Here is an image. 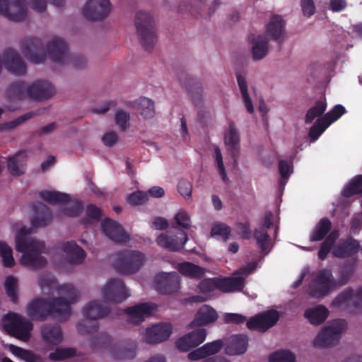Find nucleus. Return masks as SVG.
<instances>
[{
    "label": "nucleus",
    "instance_id": "obj_37",
    "mask_svg": "<svg viewBox=\"0 0 362 362\" xmlns=\"http://www.w3.org/2000/svg\"><path fill=\"white\" fill-rule=\"evenodd\" d=\"M26 83L22 81L11 83L7 88L6 94L11 100H21L28 97Z\"/></svg>",
    "mask_w": 362,
    "mask_h": 362
},
{
    "label": "nucleus",
    "instance_id": "obj_50",
    "mask_svg": "<svg viewBox=\"0 0 362 362\" xmlns=\"http://www.w3.org/2000/svg\"><path fill=\"white\" fill-rule=\"evenodd\" d=\"M230 232V228L223 223L214 224L211 230L212 236H218L223 241H226L228 239Z\"/></svg>",
    "mask_w": 362,
    "mask_h": 362
},
{
    "label": "nucleus",
    "instance_id": "obj_38",
    "mask_svg": "<svg viewBox=\"0 0 362 362\" xmlns=\"http://www.w3.org/2000/svg\"><path fill=\"white\" fill-rule=\"evenodd\" d=\"M136 107L139 113L145 119H151L154 117L156 112L154 103L149 98H140L135 102Z\"/></svg>",
    "mask_w": 362,
    "mask_h": 362
},
{
    "label": "nucleus",
    "instance_id": "obj_4",
    "mask_svg": "<svg viewBox=\"0 0 362 362\" xmlns=\"http://www.w3.org/2000/svg\"><path fill=\"white\" fill-rule=\"evenodd\" d=\"M134 24L142 47L147 51L153 49L157 42V35L152 15L143 11L137 12Z\"/></svg>",
    "mask_w": 362,
    "mask_h": 362
},
{
    "label": "nucleus",
    "instance_id": "obj_54",
    "mask_svg": "<svg viewBox=\"0 0 362 362\" xmlns=\"http://www.w3.org/2000/svg\"><path fill=\"white\" fill-rule=\"evenodd\" d=\"M204 1L205 0H198L197 2V5L196 6L192 4L180 6L179 8V11H187L190 13L192 16H202V9L204 7H205Z\"/></svg>",
    "mask_w": 362,
    "mask_h": 362
},
{
    "label": "nucleus",
    "instance_id": "obj_34",
    "mask_svg": "<svg viewBox=\"0 0 362 362\" xmlns=\"http://www.w3.org/2000/svg\"><path fill=\"white\" fill-rule=\"evenodd\" d=\"M26 156V151L22 150L8 158V169L13 175L19 176L24 173L23 167Z\"/></svg>",
    "mask_w": 362,
    "mask_h": 362
},
{
    "label": "nucleus",
    "instance_id": "obj_33",
    "mask_svg": "<svg viewBox=\"0 0 362 362\" xmlns=\"http://www.w3.org/2000/svg\"><path fill=\"white\" fill-rule=\"evenodd\" d=\"M216 288L223 292L240 291L244 286V279L241 277H227L216 280Z\"/></svg>",
    "mask_w": 362,
    "mask_h": 362
},
{
    "label": "nucleus",
    "instance_id": "obj_28",
    "mask_svg": "<svg viewBox=\"0 0 362 362\" xmlns=\"http://www.w3.org/2000/svg\"><path fill=\"white\" fill-rule=\"evenodd\" d=\"M62 250L66 255L68 262L71 264H81L86 257L83 249L74 241L64 243Z\"/></svg>",
    "mask_w": 362,
    "mask_h": 362
},
{
    "label": "nucleus",
    "instance_id": "obj_29",
    "mask_svg": "<svg viewBox=\"0 0 362 362\" xmlns=\"http://www.w3.org/2000/svg\"><path fill=\"white\" fill-rule=\"evenodd\" d=\"M224 143L230 151L234 162H236L239 155L240 136L233 122L229 124L228 130L225 132Z\"/></svg>",
    "mask_w": 362,
    "mask_h": 362
},
{
    "label": "nucleus",
    "instance_id": "obj_18",
    "mask_svg": "<svg viewBox=\"0 0 362 362\" xmlns=\"http://www.w3.org/2000/svg\"><path fill=\"white\" fill-rule=\"evenodd\" d=\"M103 233L108 238L117 243H126L130 239L129 235L115 221L106 218L101 223Z\"/></svg>",
    "mask_w": 362,
    "mask_h": 362
},
{
    "label": "nucleus",
    "instance_id": "obj_30",
    "mask_svg": "<svg viewBox=\"0 0 362 362\" xmlns=\"http://www.w3.org/2000/svg\"><path fill=\"white\" fill-rule=\"evenodd\" d=\"M43 341L49 344L57 345L63 339L61 327L58 325L46 324L41 329Z\"/></svg>",
    "mask_w": 362,
    "mask_h": 362
},
{
    "label": "nucleus",
    "instance_id": "obj_23",
    "mask_svg": "<svg viewBox=\"0 0 362 362\" xmlns=\"http://www.w3.org/2000/svg\"><path fill=\"white\" fill-rule=\"evenodd\" d=\"M156 308V305L153 303H144L128 307L124 312L127 315L129 322L139 325L144 321L146 317L151 315Z\"/></svg>",
    "mask_w": 362,
    "mask_h": 362
},
{
    "label": "nucleus",
    "instance_id": "obj_40",
    "mask_svg": "<svg viewBox=\"0 0 362 362\" xmlns=\"http://www.w3.org/2000/svg\"><path fill=\"white\" fill-rule=\"evenodd\" d=\"M237 81L240 88L245 106L249 113L254 112V107L252 100L247 90V83L245 78L241 74H237Z\"/></svg>",
    "mask_w": 362,
    "mask_h": 362
},
{
    "label": "nucleus",
    "instance_id": "obj_17",
    "mask_svg": "<svg viewBox=\"0 0 362 362\" xmlns=\"http://www.w3.org/2000/svg\"><path fill=\"white\" fill-rule=\"evenodd\" d=\"M206 337V331L204 328H198L178 339L175 345L180 351H188L203 343Z\"/></svg>",
    "mask_w": 362,
    "mask_h": 362
},
{
    "label": "nucleus",
    "instance_id": "obj_25",
    "mask_svg": "<svg viewBox=\"0 0 362 362\" xmlns=\"http://www.w3.org/2000/svg\"><path fill=\"white\" fill-rule=\"evenodd\" d=\"M217 318L216 311L210 305H204L198 310L189 327L194 328L205 326L216 321Z\"/></svg>",
    "mask_w": 362,
    "mask_h": 362
},
{
    "label": "nucleus",
    "instance_id": "obj_41",
    "mask_svg": "<svg viewBox=\"0 0 362 362\" xmlns=\"http://www.w3.org/2000/svg\"><path fill=\"white\" fill-rule=\"evenodd\" d=\"M326 108L327 103L325 100H317L315 105L307 111L305 122L306 124H311L315 118L321 116L325 112Z\"/></svg>",
    "mask_w": 362,
    "mask_h": 362
},
{
    "label": "nucleus",
    "instance_id": "obj_1",
    "mask_svg": "<svg viewBox=\"0 0 362 362\" xmlns=\"http://www.w3.org/2000/svg\"><path fill=\"white\" fill-rule=\"evenodd\" d=\"M34 215L31 218L32 228L22 227L16 233V250L22 253L21 264L28 269L36 271L44 268L47 264L46 258L42 255L46 247L43 241L33 238L30 235L33 229L45 227L52 220V214L48 206L41 202L33 205Z\"/></svg>",
    "mask_w": 362,
    "mask_h": 362
},
{
    "label": "nucleus",
    "instance_id": "obj_42",
    "mask_svg": "<svg viewBox=\"0 0 362 362\" xmlns=\"http://www.w3.org/2000/svg\"><path fill=\"white\" fill-rule=\"evenodd\" d=\"M254 238L257 246L262 252L266 251L269 252L271 238L267 230L264 228H255L254 230Z\"/></svg>",
    "mask_w": 362,
    "mask_h": 362
},
{
    "label": "nucleus",
    "instance_id": "obj_52",
    "mask_svg": "<svg viewBox=\"0 0 362 362\" xmlns=\"http://www.w3.org/2000/svg\"><path fill=\"white\" fill-rule=\"evenodd\" d=\"M83 204L79 201H75L69 205L62 209V211L66 216L70 217H78L83 211Z\"/></svg>",
    "mask_w": 362,
    "mask_h": 362
},
{
    "label": "nucleus",
    "instance_id": "obj_7",
    "mask_svg": "<svg viewBox=\"0 0 362 362\" xmlns=\"http://www.w3.org/2000/svg\"><path fill=\"white\" fill-rule=\"evenodd\" d=\"M346 328V322L343 319L334 320L324 327L313 341L317 348H327L336 345L339 341L342 332Z\"/></svg>",
    "mask_w": 362,
    "mask_h": 362
},
{
    "label": "nucleus",
    "instance_id": "obj_62",
    "mask_svg": "<svg viewBox=\"0 0 362 362\" xmlns=\"http://www.w3.org/2000/svg\"><path fill=\"white\" fill-rule=\"evenodd\" d=\"M334 246V245H332L327 241L324 240L322 243L320 250L317 252L318 258L320 260H325L331 250L332 251Z\"/></svg>",
    "mask_w": 362,
    "mask_h": 362
},
{
    "label": "nucleus",
    "instance_id": "obj_22",
    "mask_svg": "<svg viewBox=\"0 0 362 362\" xmlns=\"http://www.w3.org/2000/svg\"><path fill=\"white\" fill-rule=\"evenodd\" d=\"M172 334V326L169 323L154 325L146 329L145 341L148 344H158L167 340Z\"/></svg>",
    "mask_w": 362,
    "mask_h": 362
},
{
    "label": "nucleus",
    "instance_id": "obj_59",
    "mask_svg": "<svg viewBox=\"0 0 362 362\" xmlns=\"http://www.w3.org/2000/svg\"><path fill=\"white\" fill-rule=\"evenodd\" d=\"M216 161L217 163V168L219 172L220 175L223 181H226L228 180L225 167L223 162L222 154L219 148L216 147L214 151Z\"/></svg>",
    "mask_w": 362,
    "mask_h": 362
},
{
    "label": "nucleus",
    "instance_id": "obj_58",
    "mask_svg": "<svg viewBox=\"0 0 362 362\" xmlns=\"http://www.w3.org/2000/svg\"><path fill=\"white\" fill-rule=\"evenodd\" d=\"M115 120L119 129L124 132L127 129V123L129 120V115L123 110H119L115 115Z\"/></svg>",
    "mask_w": 362,
    "mask_h": 362
},
{
    "label": "nucleus",
    "instance_id": "obj_47",
    "mask_svg": "<svg viewBox=\"0 0 362 362\" xmlns=\"http://www.w3.org/2000/svg\"><path fill=\"white\" fill-rule=\"evenodd\" d=\"M355 262L347 261L343 264L339 271L338 284L341 286L346 284L353 275Z\"/></svg>",
    "mask_w": 362,
    "mask_h": 362
},
{
    "label": "nucleus",
    "instance_id": "obj_24",
    "mask_svg": "<svg viewBox=\"0 0 362 362\" xmlns=\"http://www.w3.org/2000/svg\"><path fill=\"white\" fill-rule=\"evenodd\" d=\"M248 347V339L245 335L236 334L231 336L225 345V352L230 356L245 354Z\"/></svg>",
    "mask_w": 362,
    "mask_h": 362
},
{
    "label": "nucleus",
    "instance_id": "obj_43",
    "mask_svg": "<svg viewBox=\"0 0 362 362\" xmlns=\"http://www.w3.org/2000/svg\"><path fill=\"white\" fill-rule=\"evenodd\" d=\"M136 349L137 345L134 341H128L125 345L120 346L115 357L119 359H132L136 356Z\"/></svg>",
    "mask_w": 362,
    "mask_h": 362
},
{
    "label": "nucleus",
    "instance_id": "obj_19",
    "mask_svg": "<svg viewBox=\"0 0 362 362\" xmlns=\"http://www.w3.org/2000/svg\"><path fill=\"white\" fill-rule=\"evenodd\" d=\"M103 233L108 238L117 243H126L130 239L129 235L115 221L106 218L101 223Z\"/></svg>",
    "mask_w": 362,
    "mask_h": 362
},
{
    "label": "nucleus",
    "instance_id": "obj_9",
    "mask_svg": "<svg viewBox=\"0 0 362 362\" xmlns=\"http://www.w3.org/2000/svg\"><path fill=\"white\" fill-rule=\"evenodd\" d=\"M103 298L111 303H121L129 296V291L124 282L117 279H112L106 283L101 291Z\"/></svg>",
    "mask_w": 362,
    "mask_h": 362
},
{
    "label": "nucleus",
    "instance_id": "obj_21",
    "mask_svg": "<svg viewBox=\"0 0 362 362\" xmlns=\"http://www.w3.org/2000/svg\"><path fill=\"white\" fill-rule=\"evenodd\" d=\"M360 248V243L353 237L349 236L335 245L332 251V254L337 258H348L356 255Z\"/></svg>",
    "mask_w": 362,
    "mask_h": 362
},
{
    "label": "nucleus",
    "instance_id": "obj_60",
    "mask_svg": "<svg viewBox=\"0 0 362 362\" xmlns=\"http://www.w3.org/2000/svg\"><path fill=\"white\" fill-rule=\"evenodd\" d=\"M300 6L304 16L310 17L315 13V6L313 0H301Z\"/></svg>",
    "mask_w": 362,
    "mask_h": 362
},
{
    "label": "nucleus",
    "instance_id": "obj_20",
    "mask_svg": "<svg viewBox=\"0 0 362 362\" xmlns=\"http://www.w3.org/2000/svg\"><path fill=\"white\" fill-rule=\"evenodd\" d=\"M178 78L181 86L184 87L189 94L194 105L198 106L202 100V87L201 83L185 71H182L179 74Z\"/></svg>",
    "mask_w": 362,
    "mask_h": 362
},
{
    "label": "nucleus",
    "instance_id": "obj_13",
    "mask_svg": "<svg viewBox=\"0 0 362 362\" xmlns=\"http://www.w3.org/2000/svg\"><path fill=\"white\" fill-rule=\"evenodd\" d=\"M279 320L277 310H270L257 314L247 322V327L250 330H257L264 332L274 326Z\"/></svg>",
    "mask_w": 362,
    "mask_h": 362
},
{
    "label": "nucleus",
    "instance_id": "obj_56",
    "mask_svg": "<svg viewBox=\"0 0 362 362\" xmlns=\"http://www.w3.org/2000/svg\"><path fill=\"white\" fill-rule=\"evenodd\" d=\"M179 193L186 199H191L192 192V184L186 179H182L177 185Z\"/></svg>",
    "mask_w": 362,
    "mask_h": 362
},
{
    "label": "nucleus",
    "instance_id": "obj_12",
    "mask_svg": "<svg viewBox=\"0 0 362 362\" xmlns=\"http://www.w3.org/2000/svg\"><path fill=\"white\" fill-rule=\"evenodd\" d=\"M331 270H321L316 276L313 285L310 288V294L315 298L322 297L337 286Z\"/></svg>",
    "mask_w": 362,
    "mask_h": 362
},
{
    "label": "nucleus",
    "instance_id": "obj_5",
    "mask_svg": "<svg viewBox=\"0 0 362 362\" xmlns=\"http://www.w3.org/2000/svg\"><path fill=\"white\" fill-rule=\"evenodd\" d=\"M2 325L7 334L23 341H29L33 328L31 321L13 312L2 317Z\"/></svg>",
    "mask_w": 362,
    "mask_h": 362
},
{
    "label": "nucleus",
    "instance_id": "obj_10",
    "mask_svg": "<svg viewBox=\"0 0 362 362\" xmlns=\"http://www.w3.org/2000/svg\"><path fill=\"white\" fill-rule=\"evenodd\" d=\"M110 0H88L82 8L84 18L91 21H100L111 11Z\"/></svg>",
    "mask_w": 362,
    "mask_h": 362
},
{
    "label": "nucleus",
    "instance_id": "obj_6",
    "mask_svg": "<svg viewBox=\"0 0 362 362\" xmlns=\"http://www.w3.org/2000/svg\"><path fill=\"white\" fill-rule=\"evenodd\" d=\"M115 270L120 274H132L137 272L145 261L144 255L139 251L124 250L115 254Z\"/></svg>",
    "mask_w": 362,
    "mask_h": 362
},
{
    "label": "nucleus",
    "instance_id": "obj_55",
    "mask_svg": "<svg viewBox=\"0 0 362 362\" xmlns=\"http://www.w3.org/2000/svg\"><path fill=\"white\" fill-rule=\"evenodd\" d=\"M148 200V194L143 191L138 190L132 192L128 197V202L134 206L141 205Z\"/></svg>",
    "mask_w": 362,
    "mask_h": 362
},
{
    "label": "nucleus",
    "instance_id": "obj_64",
    "mask_svg": "<svg viewBox=\"0 0 362 362\" xmlns=\"http://www.w3.org/2000/svg\"><path fill=\"white\" fill-rule=\"evenodd\" d=\"M216 288V280L211 279H206L202 280L199 284V288L203 293H209L214 290Z\"/></svg>",
    "mask_w": 362,
    "mask_h": 362
},
{
    "label": "nucleus",
    "instance_id": "obj_46",
    "mask_svg": "<svg viewBox=\"0 0 362 362\" xmlns=\"http://www.w3.org/2000/svg\"><path fill=\"white\" fill-rule=\"evenodd\" d=\"M0 257L4 267L11 268L15 265L12 248L3 241H0Z\"/></svg>",
    "mask_w": 362,
    "mask_h": 362
},
{
    "label": "nucleus",
    "instance_id": "obj_36",
    "mask_svg": "<svg viewBox=\"0 0 362 362\" xmlns=\"http://www.w3.org/2000/svg\"><path fill=\"white\" fill-rule=\"evenodd\" d=\"M179 272L187 277L201 279L205 274V269L189 262H183L178 264Z\"/></svg>",
    "mask_w": 362,
    "mask_h": 362
},
{
    "label": "nucleus",
    "instance_id": "obj_15",
    "mask_svg": "<svg viewBox=\"0 0 362 362\" xmlns=\"http://www.w3.org/2000/svg\"><path fill=\"white\" fill-rule=\"evenodd\" d=\"M188 240L187 233L180 230L177 234H172L170 232L161 233L156 239L157 244L171 252L180 251Z\"/></svg>",
    "mask_w": 362,
    "mask_h": 362
},
{
    "label": "nucleus",
    "instance_id": "obj_2",
    "mask_svg": "<svg viewBox=\"0 0 362 362\" xmlns=\"http://www.w3.org/2000/svg\"><path fill=\"white\" fill-rule=\"evenodd\" d=\"M21 49L26 59L34 64L44 62L47 52L50 59L59 64H71L76 69H83L87 65L82 54L69 53L67 44L60 37L52 39L45 49L40 38L27 37L21 41Z\"/></svg>",
    "mask_w": 362,
    "mask_h": 362
},
{
    "label": "nucleus",
    "instance_id": "obj_49",
    "mask_svg": "<svg viewBox=\"0 0 362 362\" xmlns=\"http://www.w3.org/2000/svg\"><path fill=\"white\" fill-rule=\"evenodd\" d=\"M296 356L290 351L279 350L269 356V362H295Z\"/></svg>",
    "mask_w": 362,
    "mask_h": 362
},
{
    "label": "nucleus",
    "instance_id": "obj_16",
    "mask_svg": "<svg viewBox=\"0 0 362 362\" xmlns=\"http://www.w3.org/2000/svg\"><path fill=\"white\" fill-rule=\"evenodd\" d=\"M55 93L52 84L45 80L35 81L27 88L28 98L37 101L46 100L52 98Z\"/></svg>",
    "mask_w": 362,
    "mask_h": 362
},
{
    "label": "nucleus",
    "instance_id": "obj_48",
    "mask_svg": "<svg viewBox=\"0 0 362 362\" xmlns=\"http://www.w3.org/2000/svg\"><path fill=\"white\" fill-rule=\"evenodd\" d=\"M329 126V123H327L322 117L318 118L310 129L308 133L310 138L313 141H316Z\"/></svg>",
    "mask_w": 362,
    "mask_h": 362
},
{
    "label": "nucleus",
    "instance_id": "obj_32",
    "mask_svg": "<svg viewBox=\"0 0 362 362\" xmlns=\"http://www.w3.org/2000/svg\"><path fill=\"white\" fill-rule=\"evenodd\" d=\"M332 227V222L328 218H322L312 230L310 235V240L317 242L324 240L330 232Z\"/></svg>",
    "mask_w": 362,
    "mask_h": 362
},
{
    "label": "nucleus",
    "instance_id": "obj_53",
    "mask_svg": "<svg viewBox=\"0 0 362 362\" xmlns=\"http://www.w3.org/2000/svg\"><path fill=\"white\" fill-rule=\"evenodd\" d=\"M224 344L222 339H217L209 342L202 346V348L206 356L218 353L223 347Z\"/></svg>",
    "mask_w": 362,
    "mask_h": 362
},
{
    "label": "nucleus",
    "instance_id": "obj_27",
    "mask_svg": "<svg viewBox=\"0 0 362 362\" xmlns=\"http://www.w3.org/2000/svg\"><path fill=\"white\" fill-rule=\"evenodd\" d=\"M249 40L252 45V58L255 60L263 59L267 55L269 49V42L267 37L262 35L251 34L249 36Z\"/></svg>",
    "mask_w": 362,
    "mask_h": 362
},
{
    "label": "nucleus",
    "instance_id": "obj_39",
    "mask_svg": "<svg viewBox=\"0 0 362 362\" xmlns=\"http://www.w3.org/2000/svg\"><path fill=\"white\" fill-rule=\"evenodd\" d=\"M40 197L51 204H65L69 201V196L67 194L57 191L42 190L40 192Z\"/></svg>",
    "mask_w": 362,
    "mask_h": 362
},
{
    "label": "nucleus",
    "instance_id": "obj_31",
    "mask_svg": "<svg viewBox=\"0 0 362 362\" xmlns=\"http://www.w3.org/2000/svg\"><path fill=\"white\" fill-rule=\"evenodd\" d=\"M285 21L279 15H274L266 25V32L272 40H279L284 35Z\"/></svg>",
    "mask_w": 362,
    "mask_h": 362
},
{
    "label": "nucleus",
    "instance_id": "obj_14",
    "mask_svg": "<svg viewBox=\"0 0 362 362\" xmlns=\"http://www.w3.org/2000/svg\"><path fill=\"white\" fill-rule=\"evenodd\" d=\"M156 290L161 294H171L180 288V277L176 272L160 273L154 280Z\"/></svg>",
    "mask_w": 362,
    "mask_h": 362
},
{
    "label": "nucleus",
    "instance_id": "obj_3",
    "mask_svg": "<svg viewBox=\"0 0 362 362\" xmlns=\"http://www.w3.org/2000/svg\"><path fill=\"white\" fill-rule=\"evenodd\" d=\"M57 291L64 296L52 299L35 298L27 305V315L39 321H44L47 317L58 320H66L71 314V305L78 300V293L70 284L62 285L57 288Z\"/></svg>",
    "mask_w": 362,
    "mask_h": 362
},
{
    "label": "nucleus",
    "instance_id": "obj_45",
    "mask_svg": "<svg viewBox=\"0 0 362 362\" xmlns=\"http://www.w3.org/2000/svg\"><path fill=\"white\" fill-rule=\"evenodd\" d=\"M4 288L7 296L11 301L16 303L18 301V279L13 276H8L6 278Z\"/></svg>",
    "mask_w": 362,
    "mask_h": 362
},
{
    "label": "nucleus",
    "instance_id": "obj_8",
    "mask_svg": "<svg viewBox=\"0 0 362 362\" xmlns=\"http://www.w3.org/2000/svg\"><path fill=\"white\" fill-rule=\"evenodd\" d=\"M332 306L349 313H362V288H349L341 292L332 301Z\"/></svg>",
    "mask_w": 362,
    "mask_h": 362
},
{
    "label": "nucleus",
    "instance_id": "obj_63",
    "mask_svg": "<svg viewBox=\"0 0 362 362\" xmlns=\"http://www.w3.org/2000/svg\"><path fill=\"white\" fill-rule=\"evenodd\" d=\"M86 216L92 219L99 220L102 217V211L100 208L92 204L86 206Z\"/></svg>",
    "mask_w": 362,
    "mask_h": 362
},
{
    "label": "nucleus",
    "instance_id": "obj_61",
    "mask_svg": "<svg viewBox=\"0 0 362 362\" xmlns=\"http://www.w3.org/2000/svg\"><path fill=\"white\" fill-rule=\"evenodd\" d=\"M224 320L226 323L239 325L246 321V317L238 313H226L224 316Z\"/></svg>",
    "mask_w": 362,
    "mask_h": 362
},
{
    "label": "nucleus",
    "instance_id": "obj_44",
    "mask_svg": "<svg viewBox=\"0 0 362 362\" xmlns=\"http://www.w3.org/2000/svg\"><path fill=\"white\" fill-rule=\"evenodd\" d=\"M362 193V175H358L344 187L342 195L350 197L355 194Z\"/></svg>",
    "mask_w": 362,
    "mask_h": 362
},
{
    "label": "nucleus",
    "instance_id": "obj_11",
    "mask_svg": "<svg viewBox=\"0 0 362 362\" xmlns=\"http://www.w3.org/2000/svg\"><path fill=\"white\" fill-rule=\"evenodd\" d=\"M0 13L10 21L21 22L27 16V7L23 0H0Z\"/></svg>",
    "mask_w": 362,
    "mask_h": 362
},
{
    "label": "nucleus",
    "instance_id": "obj_51",
    "mask_svg": "<svg viewBox=\"0 0 362 362\" xmlns=\"http://www.w3.org/2000/svg\"><path fill=\"white\" fill-rule=\"evenodd\" d=\"M346 112L345 107L341 105H335L333 109L327 112L322 117L327 121L330 125L334 122L337 121L341 116H342Z\"/></svg>",
    "mask_w": 362,
    "mask_h": 362
},
{
    "label": "nucleus",
    "instance_id": "obj_57",
    "mask_svg": "<svg viewBox=\"0 0 362 362\" xmlns=\"http://www.w3.org/2000/svg\"><path fill=\"white\" fill-rule=\"evenodd\" d=\"M175 223L185 229H187L190 227V217L187 212L185 211H178L174 217Z\"/></svg>",
    "mask_w": 362,
    "mask_h": 362
},
{
    "label": "nucleus",
    "instance_id": "obj_26",
    "mask_svg": "<svg viewBox=\"0 0 362 362\" xmlns=\"http://www.w3.org/2000/svg\"><path fill=\"white\" fill-rule=\"evenodd\" d=\"M110 313V308L99 300L88 303L83 310V314L87 319L95 320L107 317Z\"/></svg>",
    "mask_w": 362,
    "mask_h": 362
},
{
    "label": "nucleus",
    "instance_id": "obj_35",
    "mask_svg": "<svg viewBox=\"0 0 362 362\" xmlns=\"http://www.w3.org/2000/svg\"><path fill=\"white\" fill-rule=\"evenodd\" d=\"M329 310L322 305L305 310L304 316L309 322L315 325L322 324L327 318Z\"/></svg>",
    "mask_w": 362,
    "mask_h": 362
}]
</instances>
